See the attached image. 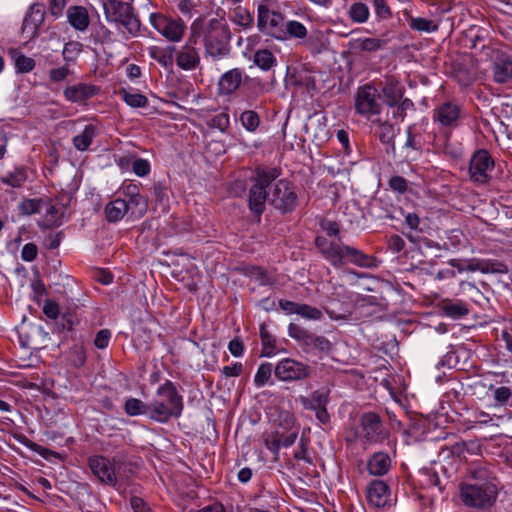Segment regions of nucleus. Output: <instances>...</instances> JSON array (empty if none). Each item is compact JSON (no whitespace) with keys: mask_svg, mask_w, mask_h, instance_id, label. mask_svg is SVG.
<instances>
[{"mask_svg":"<svg viewBox=\"0 0 512 512\" xmlns=\"http://www.w3.org/2000/svg\"><path fill=\"white\" fill-rule=\"evenodd\" d=\"M315 246L323 257L335 268L351 263L359 267H370V257L361 250L338 241H328L323 236L315 238Z\"/></svg>","mask_w":512,"mask_h":512,"instance_id":"nucleus-1","label":"nucleus"},{"mask_svg":"<svg viewBox=\"0 0 512 512\" xmlns=\"http://www.w3.org/2000/svg\"><path fill=\"white\" fill-rule=\"evenodd\" d=\"M158 399L150 403V419L166 423L171 418H178L182 414L184 404L183 397L179 394L176 385L166 380L156 391Z\"/></svg>","mask_w":512,"mask_h":512,"instance_id":"nucleus-2","label":"nucleus"},{"mask_svg":"<svg viewBox=\"0 0 512 512\" xmlns=\"http://www.w3.org/2000/svg\"><path fill=\"white\" fill-rule=\"evenodd\" d=\"M88 467L97 480L105 486L113 487L120 491L124 481L127 479L125 474V464L113 457L109 459L102 455H93L88 458Z\"/></svg>","mask_w":512,"mask_h":512,"instance_id":"nucleus-3","label":"nucleus"},{"mask_svg":"<svg viewBox=\"0 0 512 512\" xmlns=\"http://www.w3.org/2000/svg\"><path fill=\"white\" fill-rule=\"evenodd\" d=\"M255 173L254 183L249 189L248 208L259 222L265 211L266 201L269 199L266 189L278 178L280 172L276 168H257Z\"/></svg>","mask_w":512,"mask_h":512,"instance_id":"nucleus-4","label":"nucleus"},{"mask_svg":"<svg viewBox=\"0 0 512 512\" xmlns=\"http://www.w3.org/2000/svg\"><path fill=\"white\" fill-rule=\"evenodd\" d=\"M102 5L108 22L122 26L130 36L135 37L140 34L141 21L130 2L103 0Z\"/></svg>","mask_w":512,"mask_h":512,"instance_id":"nucleus-5","label":"nucleus"},{"mask_svg":"<svg viewBox=\"0 0 512 512\" xmlns=\"http://www.w3.org/2000/svg\"><path fill=\"white\" fill-rule=\"evenodd\" d=\"M231 34L229 27L218 19L204 22V46L207 55L213 59H221L230 52Z\"/></svg>","mask_w":512,"mask_h":512,"instance_id":"nucleus-6","label":"nucleus"},{"mask_svg":"<svg viewBox=\"0 0 512 512\" xmlns=\"http://www.w3.org/2000/svg\"><path fill=\"white\" fill-rule=\"evenodd\" d=\"M460 497L468 507L485 509L496 501L497 486L495 483H466L460 486Z\"/></svg>","mask_w":512,"mask_h":512,"instance_id":"nucleus-7","label":"nucleus"},{"mask_svg":"<svg viewBox=\"0 0 512 512\" xmlns=\"http://www.w3.org/2000/svg\"><path fill=\"white\" fill-rule=\"evenodd\" d=\"M288 334L298 342L306 353L318 351L328 355L333 350V344L326 337L311 333L296 323L289 325Z\"/></svg>","mask_w":512,"mask_h":512,"instance_id":"nucleus-8","label":"nucleus"},{"mask_svg":"<svg viewBox=\"0 0 512 512\" xmlns=\"http://www.w3.org/2000/svg\"><path fill=\"white\" fill-rule=\"evenodd\" d=\"M268 202L282 214L293 212L298 205L294 186L287 180H279L273 186Z\"/></svg>","mask_w":512,"mask_h":512,"instance_id":"nucleus-9","label":"nucleus"},{"mask_svg":"<svg viewBox=\"0 0 512 512\" xmlns=\"http://www.w3.org/2000/svg\"><path fill=\"white\" fill-rule=\"evenodd\" d=\"M258 30L278 40H285L284 16L277 11L270 10L267 5L260 4L257 9Z\"/></svg>","mask_w":512,"mask_h":512,"instance_id":"nucleus-10","label":"nucleus"},{"mask_svg":"<svg viewBox=\"0 0 512 512\" xmlns=\"http://www.w3.org/2000/svg\"><path fill=\"white\" fill-rule=\"evenodd\" d=\"M380 97L379 89L373 84H365L357 89L355 97V110L356 112L370 119L374 115H378L381 112V104L378 101Z\"/></svg>","mask_w":512,"mask_h":512,"instance_id":"nucleus-11","label":"nucleus"},{"mask_svg":"<svg viewBox=\"0 0 512 512\" xmlns=\"http://www.w3.org/2000/svg\"><path fill=\"white\" fill-rule=\"evenodd\" d=\"M495 163L487 150H477L469 163V174L472 181L478 184H486L491 179V172Z\"/></svg>","mask_w":512,"mask_h":512,"instance_id":"nucleus-12","label":"nucleus"},{"mask_svg":"<svg viewBox=\"0 0 512 512\" xmlns=\"http://www.w3.org/2000/svg\"><path fill=\"white\" fill-rule=\"evenodd\" d=\"M149 20L151 25L169 41L178 42L184 35L186 26L181 19L151 13Z\"/></svg>","mask_w":512,"mask_h":512,"instance_id":"nucleus-13","label":"nucleus"},{"mask_svg":"<svg viewBox=\"0 0 512 512\" xmlns=\"http://www.w3.org/2000/svg\"><path fill=\"white\" fill-rule=\"evenodd\" d=\"M311 369L308 365L292 358L282 359L274 369L275 376L285 382L300 381L310 376Z\"/></svg>","mask_w":512,"mask_h":512,"instance_id":"nucleus-14","label":"nucleus"},{"mask_svg":"<svg viewBox=\"0 0 512 512\" xmlns=\"http://www.w3.org/2000/svg\"><path fill=\"white\" fill-rule=\"evenodd\" d=\"M360 437L366 442L377 443L386 437L380 416L375 412H367L360 417Z\"/></svg>","mask_w":512,"mask_h":512,"instance_id":"nucleus-15","label":"nucleus"},{"mask_svg":"<svg viewBox=\"0 0 512 512\" xmlns=\"http://www.w3.org/2000/svg\"><path fill=\"white\" fill-rule=\"evenodd\" d=\"M45 19V10L39 4L32 5L25 15L22 24V34L28 40L38 37V30Z\"/></svg>","mask_w":512,"mask_h":512,"instance_id":"nucleus-16","label":"nucleus"},{"mask_svg":"<svg viewBox=\"0 0 512 512\" xmlns=\"http://www.w3.org/2000/svg\"><path fill=\"white\" fill-rule=\"evenodd\" d=\"M368 502L376 508L385 507L390 500V488L382 480H373L366 488Z\"/></svg>","mask_w":512,"mask_h":512,"instance_id":"nucleus-17","label":"nucleus"},{"mask_svg":"<svg viewBox=\"0 0 512 512\" xmlns=\"http://www.w3.org/2000/svg\"><path fill=\"white\" fill-rule=\"evenodd\" d=\"M404 87L394 78H387L385 82L380 83V95H382L385 103L394 107L403 98Z\"/></svg>","mask_w":512,"mask_h":512,"instance_id":"nucleus-18","label":"nucleus"},{"mask_svg":"<svg viewBox=\"0 0 512 512\" xmlns=\"http://www.w3.org/2000/svg\"><path fill=\"white\" fill-rule=\"evenodd\" d=\"M243 81V71L233 68L225 72L219 79L218 90L221 95L233 94Z\"/></svg>","mask_w":512,"mask_h":512,"instance_id":"nucleus-19","label":"nucleus"},{"mask_svg":"<svg viewBox=\"0 0 512 512\" xmlns=\"http://www.w3.org/2000/svg\"><path fill=\"white\" fill-rule=\"evenodd\" d=\"M98 91L99 88L94 85L80 83L66 87L64 96L68 101L82 102L96 95Z\"/></svg>","mask_w":512,"mask_h":512,"instance_id":"nucleus-20","label":"nucleus"},{"mask_svg":"<svg viewBox=\"0 0 512 512\" xmlns=\"http://www.w3.org/2000/svg\"><path fill=\"white\" fill-rule=\"evenodd\" d=\"M459 115L460 107L455 103L446 102L435 109L434 118L443 126H454L458 121Z\"/></svg>","mask_w":512,"mask_h":512,"instance_id":"nucleus-21","label":"nucleus"},{"mask_svg":"<svg viewBox=\"0 0 512 512\" xmlns=\"http://www.w3.org/2000/svg\"><path fill=\"white\" fill-rule=\"evenodd\" d=\"M494 81L500 84L512 79V59L506 55L498 56L493 64Z\"/></svg>","mask_w":512,"mask_h":512,"instance_id":"nucleus-22","label":"nucleus"},{"mask_svg":"<svg viewBox=\"0 0 512 512\" xmlns=\"http://www.w3.org/2000/svg\"><path fill=\"white\" fill-rule=\"evenodd\" d=\"M69 24L78 31H85L90 24L88 11L83 6H70L67 10Z\"/></svg>","mask_w":512,"mask_h":512,"instance_id":"nucleus-23","label":"nucleus"},{"mask_svg":"<svg viewBox=\"0 0 512 512\" xmlns=\"http://www.w3.org/2000/svg\"><path fill=\"white\" fill-rule=\"evenodd\" d=\"M391 467V459L384 452L374 453L367 462V469L371 475L382 476L386 474Z\"/></svg>","mask_w":512,"mask_h":512,"instance_id":"nucleus-24","label":"nucleus"},{"mask_svg":"<svg viewBox=\"0 0 512 512\" xmlns=\"http://www.w3.org/2000/svg\"><path fill=\"white\" fill-rule=\"evenodd\" d=\"M176 63L183 70L195 69L200 63V56L196 47L183 46L177 54Z\"/></svg>","mask_w":512,"mask_h":512,"instance_id":"nucleus-25","label":"nucleus"},{"mask_svg":"<svg viewBox=\"0 0 512 512\" xmlns=\"http://www.w3.org/2000/svg\"><path fill=\"white\" fill-rule=\"evenodd\" d=\"M130 211V204L124 199L110 201L105 207L106 219L111 222L121 220Z\"/></svg>","mask_w":512,"mask_h":512,"instance_id":"nucleus-26","label":"nucleus"},{"mask_svg":"<svg viewBox=\"0 0 512 512\" xmlns=\"http://www.w3.org/2000/svg\"><path fill=\"white\" fill-rule=\"evenodd\" d=\"M374 124H377L378 131L377 135L380 142L391 149L393 152L395 151V143H394V125L389 123L388 121H381L380 119L373 120Z\"/></svg>","mask_w":512,"mask_h":512,"instance_id":"nucleus-27","label":"nucleus"},{"mask_svg":"<svg viewBox=\"0 0 512 512\" xmlns=\"http://www.w3.org/2000/svg\"><path fill=\"white\" fill-rule=\"evenodd\" d=\"M301 402L305 409L315 410L326 407L329 402V394L323 390L314 391L309 398L302 397Z\"/></svg>","mask_w":512,"mask_h":512,"instance_id":"nucleus-28","label":"nucleus"},{"mask_svg":"<svg viewBox=\"0 0 512 512\" xmlns=\"http://www.w3.org/2000/svg\"><path fill=\"white\" fill-rule=\"evenodd\" d=\"M124 411L129 416L148 415L150 417V403L137 398H129L124 404Z\"/></svg>","mask_w":512,"mask_h":512,"instance_id":"nucleus-29","label":"nucleus"},{"mask_svg":"<svg viewBox=\"0 0 512 512\" xmlns=\"http://www.w3.org/2000/svg\"><path fill=\"white\" fill-rule=\"evenodd\" d=\"M442 310L445 313V315L458 319L461 318L469 313V309L467 308V305L460 300L457 301H445L442 305Z\"/></svg>","mask_w":512,"mask_h":512,"instance_id":"nucleus-30","label":"nucleus"},{"mask_svg":"<svg viewBox=\"0 0 512 512\" xmlns=\"http://www.w3.org/2000/svg\"><path fill=\"white\" fill-rule=\"evenodd\" d=\"M243 87L247 98L252 100H256L266 92L265 84L258 78L246 77Z\"/></svg>","mask_w":512,"mask_h":512,"instance_id":"nucleus-31","label":"nucleus"},{"mask_svg":"<svg viewBox=\"0 0 512 512\" xmlns=\"http://www.w3.org/2000/svg\"><path fill=\"white\" fill-rule=\"evenodd\" d=\"M95 126L89 124L86 125L81 134L76 135L73 138V145L79 151H85L91 145L93 138L95 137Z\"/></svg>","mask_w":512,"mask_h":512,"instance_id":"nucleus-32","label":"nucleus"},{"mask_svg":"<svg viewBox=\"0 0 512 512\" xmlns=\"http://www.w3.org/2000/svg\"><path fill=\"white\" fill-rule=\"evenodd\" d=\"M283 32L285 34V40L288 38L303 40L306 39L308 35L306 27L295 20L285 22Z\"/></svg>","mask_w":512,"mask_h":512,"instance_id":"nucleus-33","label":"nucleus"},{"mask_svg":"<svg viewBox=\"0 0 512 512\" xmlns=\"http://www.w3.org/2000/svg\"><path fill=\"white\" fill-rule=\"evenodd\" d=\"M259 333L263 346L261 356L271 357L275 353L276 340L274 336L268 331L265 324L260 325Z\"/></svg>","mask_w":512,"mask_h":512,"instance_id":"nucleus-34","label":"nucleus"},{"mask_svg":"<svg viewBox=\"0 0 512 512\" xmlns=\"http://www.w3.org/2000/svg\"><path fill=\"white\" fill-rule=\"evenodd\" d=\"M122 100L132 108H144L148 105V98L141 93H133L122 88L119 90Z\"/></svg>","mask_w":512,"mask_h":512,"instance_id":"nucleus-35","label":"nucleus"},{"mask_svg":"<svg viewBox=\"0 0 512 512\" xmlns=\"http://www.w3.org/2000/svg\"><path fill=\"white\" fill-rule=\"evenodd\" d=\"M253 61L260 69L267 71L275 65L276 58L270 50L260 49L255 52Z\"/></svg>","mask_w":512,"mask_h":512,"instance_id":"nucleus-36","label":"nucleus"},{"mask_svg":"<svg viewBox=\"0 0 512 512\" xmlns=\"http://www.w3.org/2000/svg\"><path fill=\"white\" fill-rule=\"evenodd\" d=\"M304 45L314 55L322 53L327 48L324 36L319 32L307 35Z\"/></svg>","mask_w":512,"mask_h":512,"instance_id":"nucleus-37","label":"nucleus"},{"mask_svg":"<svg viewBox=\"0 0 512 512\" xmlns=\"http://www.w3.org/2000/svg\"><path fill=\"white\" fill-rule=\"evenodd\" d=\"M348 15L353 22L365 23L369 18L370 11L365 3L355 2L350 6Z\"/></svg>","mask_w":512,"mask_h":512,"instance_id":"nucleus-38","label":"nucleus"},{"mask_svg":"<svg viewBox=\"0 0 512 512\" xmlns=\"http://www.w3.org/2000/svg\"><path fill=\"white\" fill-rule=\"evenodd\" d=\"M409 25L413 30L418 32L430 33L438 30V24L422 17H411Z\"/></svg>","mask_w":512,"mask_h":512,"instance_id":"nucleus-39","label":"nucleus"},{"mask_svg":"<svg viewBox=\"0 0 512 512\" xmlns=\"http://www.w3.org/2000/svg\"><path fill=\"white\" fill-rule=\"evenodd\" d=\"M357 42L358 49L365 52H376L387 44V40L379 38H364L359 39Z\"/></svg>","mask_w":512,"mask_h":512,"instance_id":"nucleus-40","label":"nucleus"},{"mask_svg":"<svg viewBox=\"0 0 512 512\" xmlns=\"http://www.w3.org/2000/svg\"><path fill=\"white\" fill-rule=\"evenodd\" d=\"M130 204L131 214L143 215L148 207L147 199L140 194H132L127 201Z\"/></svg>","mask_w":512,"mask_h":512,"instance_id":"nucleus-41","label":"nucleus"},{"mask_svg":"<svg viewBox=\"0 0 512 512\" xmlns=\"http://www.w3.org/2000/svg\"><path fill=\"white\" fill-rule=\"evenodd\" d=\"M83 45L78 41H69L64 45L62 52L63 59L69 63L74 62L76 56L82 52Z\"/></svg>","mask_w":512,"mask_h":512,"instance_id":"nucleus-42","label":"nucleus"},{"mask_svg":"<svg viewBox=\"0 0 512 512\" xmlns=\"http://www.w3.org/2000/svg\"><path fill=\"white\" fill-rule=\"evenodd\" d=\"M175 50L174 47L170 48L169 51L161 50L159 48H152L150 51V55L153 59H155L158 63L163 65L164 67L171 66L173 63V55L172 52Z\"/></svg>","mask_w":512,"mask_h":512,"instance_id":"nucleus-43","label":"nucleus"},{"mask_svg":"<svg viewBox=\"0 0 512 512\" xmlns=\"http://www.w3.org/2000/svg\"><path fill=\"white\" fill-rule=\"evenodd\" d=\"M470 475L475 480V483H494L495 480L491 472L483 466L471 468Z\"/></svg>","mask_w":512,"mask_h":512,"instance_id":"nucleus-44","label":"nucleus"},{"mask_svg":"<svg viewBox=\"0 0 512 512\" xmlns=\"http://www.w3.org/2000/svg\"><path fill=\"white\" fill-rule=\"evenodd\" d=\"M240 121L248 131H255L260 124L259 115L252 110L244 111L240 115Z\"/></svg>","mask_w":512,"mask_h":512,"instance_id":"nucleus-45","label":"nucleus"},{"mask_svg":"<svg viewBox=\"0 0 512 512\" xmlns=\"http://www.w3.org/2000/svg\"><path fill=\"white\" fill-rule=\"evenodd\" d=\"M272 365L268 362L266 363H262L256 374H255V377H254V383L257 387H262L264 386L268 380L270 379L271 377V374H272Z\"/></svg>","mask_w":512,"mask_h":512,"instance_id":"nucleus-46","label":"nucleus"},{"mask_svg":"<svg viewBox=\"0 0 512 512\" xmlns=\"http://www.w3.org/2000/svg\"><path fill=\"white\" fill-rule=\"evenodd\" d=\"M42 204L44 201L41 199H25L20 203L19 210L23 215H32L40 212Z\"/></svg>","mask_w":512,"mask_h":512,"instance_id":"nucleus-47","label":"nucleus"},{"mask_svg":"<svg viewBox=\"0 0 512 512\" xmlns=\"http://www.w3.org/2000/svg\"><path fill=\"white\" fill-rule=\"evenodd\" d=\"M26 180V175L22 171L10 172L0 177V181L14 188H19Z\"/></svg>","mask_w":512,"mask_h":512,"instance_id":"nucleus-48","label":"nucleus"},{"mask_svg":"<svg viewBox=\"0 0 512 512\" xmlns=\"http://www.w3.org/2000/svg\"><path fill=\"white\" fill-rule=\"evenodd\" d=\"M204 33V20L197 18L191 24V34L184 46L195 47L197 39Z\"/></svg>","mask_w":512,"mask_h":512,"instance_id":"nucleus-49","label":"nucleus"},{"mask_svg":"<svg viewBox=\"0 0 512 512\" xmlns=\"http://www.w3.org/2000/svg\"><path fill=\"white\" fill-rule=\"evenodd\" d=\"M69 361L74 367H81L86 362V352L83 346L75 345L69 353Z\"/></svg>","mask_w":512,"mask_h":512,"instance_id":"nucleus-50","label":"nucleus"},{"mask_svg":"<svg viewBox=\"0 0 512 512\" xmlns=\"http://www.w3.org/2000/svg\"><path fill=\"white\" fill-rule=\"evenodd\" d=\"M296 314L311 320H319L323 316L322 311L319 310L318 308L301 303H299V307L298 310H296Z\"/></svg>","mask_w":512,"mask_h":512,"instance_id":"nucleus-51","label":"nucleus"},{"mask_svg":"<svg viewBox=\"0 0 512 512\" xmlns=\"http://www.w3.org/2000/svg\"><path fill=\"white\" fill-rule=\"evenodd\" d=\"M509 272L508 266L496 259H485V274H506Z\"/></svg>","mask_w":512,"mask_h":512,"instance_id":"nucleus-52","label":"nucleus"},{"mask_svg":"<svg viewBox=\"0 0 512 512\" xmlns=\"http://www.w3.org/2000/svg\"><path fill=\"white\" fill-rule=\"evenodd\" d=\"M373 3L375 14L379 19L387 20L392 17V11L386 0H370Z\"/></svg>","mask_w":512,"mask_h":512,"instance_id":"nucleus-53","label":"nucleus"},{"mask_svg":"<svg viewBox=\"0 0 512 512\" xmlns=\"http://www.w3.org/2000/svg\"><path fill=\"white\" fill-rule=\"evenodd\" d=\"M77 318L75 315L71 313H67L61 316L59 320L56 321V329L59 332L62 331H71L73 330L74 325L77 323Z\"/></svg>","mask_w":512,"mask_h":512,"instance_id":"nucleus-54","label":"nucleus"},{"mask_svg":"<svg viewBox=\"0 0 512 512\" xmlns=\"http://www.w3.org/2000/svg\"><path fill=\"white\" fill-rule=\"evenodd\" d=\"M35 67L34 59L25 55H19L15 59V68L19 73H28Z\"/></svg>","mask_w":512,"mask_h":512,"instance_id":"nucleus-55","label":"nucleus"},{"mask_svg":"<svg viewBox=\"0 0 512 512\" xmlns=\"http://www.w3.org/2000/svg\"><path fill=\"white\" fill-rule=\"evenodd\" d=\"M234 21L242 27H249L253 18L246 9L237 7L234 11Z\"/></svg>","mask_w":512,"mask_h":512,"instance_id":"nucleus-56","label":"nucleus"},{"mask_svg":"<svg viewBox=\"0 0 512 512\" xmlns=\"http://www.w3.org/2000/svg\"><path fill=\"white\" fill-rule=\"evenodd\" d=\"M295 78V85L303 87L307 92L314 91L316 89V80L313 76L305 73L304 75H298Z\"/></svg>","mask_w":512,"mask_h":512,"instance_id":"nucleus-57","label":"nucleus"},{"mask_svg":"<svg viewBox=\"0 0 512 512\" xmlns=\"http://www.w3.org/2000/svg\"><path fill=\"white\" fill-rule=\"evenodd\" d=\"M151 193L154 200L160 204H163L168 200V189L162 183H154L151 187Z\"/></svg>","mask_w":512,"mask_h":512,"instance_id":"nucleus-58","label":"nucleus"},{"mask_svg":"<svg viewBox=\"0 0 512 512\" xmlns=\"http://www.w3.org/2000/svg\"><path fill=\"white\" fill-rule=\"evenodd\" d=\"M389 186L393 191L398 192L400 194H404L408 189L407 180L402 176L398 175L390 178Z\"/></svg>","mask_w":512,"mask_h":512,"instance_id":"nucleus-59","label":"nucleus"},{"mask_svg":"<svg viewBox=\"0 0 512 512\" xmlns=\"http://www.w3.org/2000/svg\"><path fill=\"white\" fill-rule=\"evenodd\" d=\"M132 169L136 175L143 177L150 172V164L147 160L139 158L134 160Z\"/></svg>","mask_w":512,"mask_h":512,"instance_id":"nucleus-60","label":"nucleus"},{"mask_svg":"<svg viewBox=\"0 0 512 512\" xmlns=\"http://www.w3.org/2000/svg\"><path fill=\"white\" fill-rule=\"evenodd\" d=\"M111 338V332L108 329L100 330L94 339V344L98 349H104L108 346Z\"/></svg>","mask_w":512,"mask_h":512,"instance_id":"nucleus-61","label":"nucleus"},{"mask_svg":"<svg viewBox=\"0 0 512 512\" xmlns=\"http://www.w3.org/2000/svg\"><path fill=\"white\" fill-rule=\"evenodd\" d=\"M511 395L512 393L509 387L501 386L493 389V397L495 401L500 404L506 403L510 399Z\"/></svg>","mask_w":512,"mask_h":512,"instance_id":"nucleus-62","label":"nucleus"},{"mask_svg":"<svg viewBox=\"0 0 512 512\" xmlns=\"http://www.w3.org/2000/svg\"><path fill=\"white\" fill-rule=\"evenodd\" d=\"M38 248L34 243H27L23 246L21 257L24 261L31 262L36 259Z\"/></svg>","mask_w":512,"mask_h":512,"instance_id":"nucleus-63","label":"nucleus"},{"mask_svg":"<svg viewBox=\"0 0 512 512\" xmlns=\"http://www.w3.org/2000/svg\"><path fill=\"white\" fill-rule=\"evenodd\" d=\"M130 506L134 512H152L147 503L138 496H132L130 498Z\"/></svg>","mask_w":512,"mask_h":512,"instance_id":"nucleus-64","label":"nucleus"}]
</instances>
